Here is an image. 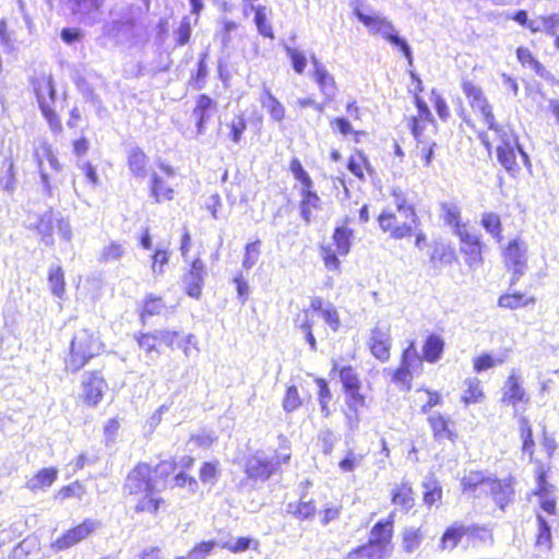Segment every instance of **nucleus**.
I'll use <instances>...</instances> for the list:
<instances>
[{"label": "nucleus", "instance_id": "obj_43", "mask_svg": "<svg viewBox=\"0 0 559 559\" xmlns=\"http://www.w3.org/2000/svg\"><path fill=\"white\" fill-rule=\"evenodd\" d=\"M520 433L521 438L523 440L522 451L523 453L527 454L530 459H533L534 454V440H533V433L531 429V425L528 420L524 417L520 418Z\"/></svg>", "mask_w": 559, "mask_h": 559}, {"label": "nucleus", "instance_id": "obj_36", "mask_svg": "<svg viewBox=\"0 0 559 559\" xmlns=\"http://www.w3.org/2000/svg\"><path fill=\"white\" fill-rule=\"evenodd\" d=\"M467 532L468 528L464 525L449 527L441 538V548L450 550L454 549Z\"/></svg>", "mask_w": 559, "mask_h": 559}, {"label": "nucleus", "instance_id": "obj_11", "mask_svg": "<svg viewBox=\"0 0 559 559\" xmlns=\"http://www.w3.org/2000/svg\"><path fill=\"white\" fill-rule=\"evenodd\" d=\"M393 526L394 514L391 513L385 520H381L373 525L368 543L391 556Z\"/></svg>", "mask_w": 559, "mask_h": 559}, {"label": "nucleus", "instance_id": "obj_55", "mask_svg": "<svg viewBox=\"0 0 559 559\" xmlns=\"http://www.w3.org/2000/svg\"><path fill=\"white\" fill-rule=\"evenodd\" d=\"M499 163L508 170H514L516 166L514 147H497Z\"/></svg>", "mask_w": 559, "mask_h": 559}, {"label": "nucleus", "instance_id": "obj_6", "mask_svg": "<svg viewBox=\"0 0 559 559\" xmlns=\"http://www.w3.org/2000/svg\"><path fill=\"white\" fill-rule=\"evenodd\" d=\"M461 86L473 111L481 117L483 121L489 129H497L492 107L485 96L481 87L465 79L462 80Z\"/></svg>", "mask_w": 559, "mask_h": 559}, {"label": "nucleus", "instance_id": "obj_18", "mask_svg": "<svg viewBox=\"0 0 559 559\" xmlns=\"http://www.w3.org/2000/svg\"><path fill=\"white\" fill-rule=\"evenodd\" d=\"M431 133H423L420 131V124L419 122H416L413 126V135L417 140V150L420 155V157L425 162V166L429 167L433 159V153L435 147L437 146V143L432 136H430Z\"/></svg>", "mask_w": 559, "mask_h": 559}, {"label": "nucleus", "instance_id": "obj_57", "mask_svg": "<svg viewBox=\"0 0 559 559\" xmlns=\"http://www.w3.org/2000/svg\"><path fill=\"white\" fill-rule=\"evenodd\" d=\"M340 378L347 391L359 389L357 373L352 367H344L340 371Z\"/></svg>", "mask_w": 559, "mask_h": 559}, {"label": "nucleus", "instance_id": "obj_14", "mask_svg": "<svg viewBox=\"0 0 559 559\" xmlns=\"http://www.w3.org/2000/svg\"><path fill=\"white\" fill-rule=\"evenodd\" d=\"M369 348L372 355L381 361L390 357L391 337L390 330L385 326H374L369 340Z\"/></svg>", "mask_w": 559, "mask_h": 559}, {"label": "nucleus", "instance_id": "obj_20", "mask_svg": "<svg viewBox=\"0 0 559 559\" xmlns=\"http://www.w3.org/2000/svg\"><path fill=\"white\" fill-rule=\"evenodd\" d=\"M316 318L319 316L312 314L310 311H301L294 319L295 326L305 334L306 341L313 352L317 350V342L312 333Z\"/></svg>", "mask_w": 559, "mask_h": 559}, {"label": "nucleus", "instance_id": "obj_64", "mask_svg": "<svg viewBox=\"0 0 559 559\" xmlns=\"http://www.w3.org/2000/svg\"><path fill=\"white\" fill-rule=\"evenodd\" d=\"M217 477V465L214 463H204L200 471V478L205 486L214 485Z\"/></svg>", "mask_w": 559, "mask_h": 559}, {"label": "nucleus", "instance_id": "obj_31", "mask_svg": "<svg viewBox=\"0 0 559 559\" xmlns=\"http://www.w3.org/2000/svg\"><path fill=\"white\" fill-rule=\"evenodd\" d=\"M423 539L424 535L420 528L409 526L405 527L402 532V547L407 554H413L417 550L421 545Z\"/></svg>", "mask_w": 559, "mask_h": 559}, {"label": "nucleus", "instance_id": "obj_51", "mask_svg": "<svg viewBox=\"0 0 559 559\" xmlns=\"http://www.w3.org/2000/svg\"><path fill=\"white\" fill-rule=\"evenodd\" d=\"M537 504L546 515L555 516L557 511L556 500L550 497L549 491H535Z\"/></svg>", "mask_w": 559, "mask_h": 559}, {"label": "nucleus", "instance_id": "obj_33", "mask_svg": "<svg viewBox=\"0 0 559 559\" xmlns=\"http://www.w3.org/2000/svg\"><path fill=\"white\" fill-rule=\"evenodd\" d=\"M429 425L432 429L433 437L437 440H453V432L449 429V420L440 414H432L428 417Z\"/></svg>", "mask_w": 559, "mask_h": 559}, {"label": "nucleus", "instance_id": "obj_35", "mask_svg": "<svg viewBox=\"0 0 559 559\" xmlns=\"http://www.w3.org/2000/svg\"><path fill=\"white\" fill-rule=\"evenodd\" d=\"M390 556L369 543L350 551L345 559H386Z\"/></svg>", "mask_w": 559, "mask_h": 559}, {"label": "nucleus", "instance_id": "obj_5", "mask_svg": "<svg viewBox=\"0 0 559 559\" xmlns=\"http://www.w3.org/2000/svg\"><path fill=\"white\" fill-rule=\"evenodd\" d=\"M34 90L43 115L48 120L55 131L61 129V123L57 118L52 105L55 103V86L50 75H40L34 81Z\"/></svg>", "mask_w": 559, "mask_h": 559}, {"label": "nucleus", "instance_id": "obj_7", "mask_svg": "<svg viewBox=\"0 0 559 559\" xmlns=\"http://www.w3.org/2000/svg\"><path fill=\"white\" fill-rule=\"evenodd\" d=\"M527 247L524 241L513 239L503 252L507 267L512 272L510 285H514L524 275L527 266Z\"/></svg>", "mask_w": 559, "mask_h": 559}, {"label": "nucleus", "instance_id": "obj_50", "mask_svg": "<svg viewBox=\"0 0 559 559\" xmlns=\"http://www.w3.org/2000/svg\"><path fill=\"white\" fill-rule=\"evenodd\" d=\"M162 502L163 500L155 496V491H147V493L136 503L135 510L138 512L155 513Z\"/></svg>", "mask_w": 559, "mask_h": 559}, {"label": "nucleus", "instance_id": "obj_28", "mask_svg": "<svg viewBox=\"0 0 559 559\" xmlns=\"http://www.w3.org/2000/svg\"><path fill=\"white\" fill-rule=\"evenodd\" d=\"M536 520L538 524V532L536 536V545L539 548L550 549L551 547V522L546 515L536 512Z\"/></svg>", "mask_w": 559, "mask_h": 559}, {"label": "nucleus", "instance_id": "obj_13", "mask_svg": "<svg viewBox=\"0 0 559 559\" xmlns=\"http://www.w3.org/2000/svg\"><path fill=\"white\" fill-rule=\"evenodd\" d=\"M456 235L462 242V251L467 255L466 263L469 266H478L481 263L480 242L478 237L469 233L466 226L457 227Z\"/></svg>", "mask_w": 559, "mask_h": 559}, {"label": "nucleus", "instance_id": "obj_59", "mask_svg": "<svg viewBox=\"0 0 559 559\" xmlns=\"http://www.w3.org/2000/svg\"><path fill=\"white\" fill-rule=\"evenodd\" d=\"M215 546H217V542H202L189 551V559H205Z\"/></svg>", "mask_w": 559, "mask_h": 559}, {"label": "nucleus", "instance_id": "obj_37", "mask_svg": "<svg viewBox=\"0 0 559 559\" xmlns=\"http://www.w3.org/2000/svg\"><path fill=\"white\" fill-rule=\"evenodd\" d=\"M353 231L346 226L337 227L333 235V240L336 246V251L341 255H346L352 246Z\"/></svg>", "mask_w": 559, "mask_h": 559}, {"label": "nucleus", "instance_id": "obj_39", "mask_svg": "<svg viewBox=\"0 0 559 559\" xmlns=\"http://www.w3.org/2000/svg\"><path fill=\"white\" fill-rule=\"evenodd\" d=\"M320 203V198L317 193L311 191V188H302V201H301V216L309 223L311 219V209H317Z\"/></svg>", "mask_w": 559, "mask_h": 559}, {"label": "nucleus", "instance_id": "obj_42", "mask_svg": "<svg viewBox=\"0 0 559 559\" xmlns=\"http://www.w3.org/2000/svg\"><path fill=\"white\" fill-rule=\"evenodd\" d=\"M466 389L462 395V401L465 404H474L478 403L484 396L483 390L480 386V381L476 378L468 379L465 381Z\"/></svg>", "mask_w": 559, "mask_h": 559}, {"label": "nucleus", "instance_id": "obj_45", "mask_svg": "<svg viewBox=\"0 0 559 559\" xmlns=\"http://www.w3.org/2000/svg\"><path fill=\"white\" fill-rule=\"evenodd\" d=\"M151 190L156 202L171 200L174 198V190L165 185V182L156 174L152 175Z\"/></svg>", "mask_w": 559, "mask_h": 559}, {"label": "nucleus", "instance_id": "obj_41", "mask_svg": "<svg viewBox=\"0 0 559 559\" xmlns=\"http://www.w3.org/2000/svg\"><path fill=\"white\" fill-rule=\"evenodd\" d=\"M261 255V241L255 240L247 243L245 247L242 267L246 271L251 270L259 261Z\"/></svg>", "mask_w": 559, "mask_h": 559}, {"label": "nucleus", "instance_id": "obj_58", "mask_svg": "<svg viewBox=\"0 0 559 559\" xmlns=\"http://www.w3.org/2000/svg\"><path fill=\"white\" fill-rule=\"evenodd\" d=\"M290 171L293 173L295 179L300 181L305 188H312V180L307 174V171L304 169L299 159L294 158L290 162Z\"/></svg>", "mask_w": 559, "mask_h": 559}, {"label": "nucleus", "instance_id": "obj_8", "mask_svg": "<svg viewBox=\"0 0 559 559\" xmlns=\"http://www.w3.org/2000/svg\"><path fill=\"white\" fill-rule=\"evenodd\" d=\"M81 399L85 405L96 407L103 400L108 384L98 371L85 372L81 380Z\"/></svg>", "mask_w": 559, "mask_h": 559}, {"label": "nucleus", "instance_id": "obj_29", "mask_svg": "<svg viewBox=\"0 0 559 559\" xmlns=\"http://www.w3.org/2000/svg\"><path fill=\"white\" fill-rule=\"evenodd\" d=\"M416 104H417V107H418V115L416 117H414L412 119V127L416 123V122H419L420 124V131L423 133H431V134H435L436 133V126L435 123L432 122V120L430 119L431 117V112L429 110V108L427 107V105L421 100L419 99L418 97H416Z\"/></svg>", "mask_w": 559, "mask_h": 559}, {"label": "nucleus", "instance_id": "obj_2", "mask_svg": "<svg viewBox=\"0 0 559 559\" xmlns=\"http://www.w3.org/2000/svg\"><path fill=\"white\" fill-rule=\"evenodd\" d=\"M355 15L357 19L368 27L369 32L372 34H380L385 39H388L391 44L399 46L403 51L404 56L408 60V63L412 64L413 56L412 50L405 39L401 38L396 33L393 24L388 21L385 17L380 15L379 13L373 14H365L358 8L355 9Z\"/></svg>", "mask_w": 559, "mask_h": 559}, {"label": "nucleus", "instance_id": "obj_61", "mask_svg": "<svg viewBox=\"0 0 559 559\" xmlns=\"http://www.w3.org/2000/svg\"><path fill=\"white\" fill-rule=\"evenodd\" d=\"M301 404L298 391L296 386L292 385L287 389L284 401H283V407L286 412H294L297 409Z\"/></svg>", "mask_w": 559, "mask_h": 559}, {"label": "nucleus", "instance_id": "obj_23", "mask_svg": "<svg viewBox=\"0 0 559 559\" xmlns=\"http://www.w3.org/2000/svg\"><path fill=\"white\" fill-rule=\"evenodd\" d=\"M312 78L326 100L334 99L337 88L333 75L325 68H318L317 71H313Z\"/></svg>", "mask_w": 559, "mask_h": 559}, {"label": "nucleus", "instance_id": "obj_22", "mask_svg": "<svg viewBox=\"0 0 559 559\" xmlns=\"http://www.w3.org/2000/svg\"><path fill=\"white\" fill-rule=\"evenodd\" d=\"M217 546L222 547L223 549H227L233 554H241L249 549L258 551L260 543L258 539L252 537H238L235 540L233 538L219 539L217 542Z\"/></svg>", "mask_w": 559, "mask_h": 559}, {"label": "nucleus", "instance_id": "obj_9", "mask_svg": "<svg viewBox=\"0 0 559 559\" xmlns=\"http://www.w3.org/2000/svg\"><path fill=\"white\" fill-rule=\"evenodd\" d=\"M421 366L423 359L418 355L414 342H412L403 353L401 366L394 372L393 381L409 389L413 374L417 373Z\"/></svg>", "mask_w": 559, "mask_h": 559}, {"label": "nucleus", "instance_id": "obj_25", "mask_svg": "<svg viewBox=\"0 0 559 559\" xmlns=\"http://www.w3.org/2000/svg\"><path fill=\"white\" fill-rule=\"evenodd\" d=\"M148 158L140 147H132L129 151L128 164L131 173L138 178H145L147 175L146 165Z\"/></svg>", "mask_w": 559, "mask_h": 559}, {"label": "nucleus", "instance_id": "obj_16", "mask_svg": "<svg viewBox=\"0 0 559 559\" xmlns=\"http://www.w3.org/2000/svg\"><path fill=\"white\" fill-rule=\"evenodd\" d=\"M73 14L79 15L85 24L98 21L105 0H70Z\"/></svg>", "mask_w": 559, "mask_h": 559}, {"label": "nucleus", "instance_id": "obj_27", "mask_svg": "<svg viewBox=\"0 0 559 559\" xmlns=\"http://www.w3.org/2000/svg\"><path fill=\"white\" fill-rule=\"evenodd\" d=\"M536 301L535 297L526 296L521 293L513 294H504L499 297L498 305L501 308L515 310L519 308L527 307L528 305H534Z\"/></svg>", "mask_w": 559, "mask_h": 559}, {"label": "nucleus", "instance_id": "obj_1", "mask_svg": "<svg viewBox=\"0 0 559 559\" xmlns=\"http://www.w3.org/2000/svg\"><path fill=\"white\" fill-rule=\"evenodd\" d=\"M102 349L103 344L96 331L88 329L78 331L71 341L70 355L66 360V368L72 372H78L91 358L99 355Z\"/></svg>", "mask_w": 559, "mask_h": 559}, {"label": "nucleus", "instance_id": "obj_48", "mask_svg": "<svg viewBox=\"0 0 559 559\" xmlns=\"http://www.w3.org/2000/svg\"><path fill=\"white\" fill-rule=\"evenodd\" d=\"M55 219V214L52 212H47L40 217L37 224V229L43 235L44 241L47 245L52 242L51 236L56 225Z\"/></svg>", "mask_w": 559, "mask_h": 559}, {"label": "nucleus", "instance_id": "obj_32", "mask_svg": "<svg viewBox=\"0 0 559 559\" xmlns=\"http://www.w3.org/2000/svg\"><path fill=\"white\" fill-rule=\"evenodd\" d=\"M126 254V246L118 241H109L99 252V262L110 263L119 261Z\"/></svg>", "mask_w": 559, "mask_h": 559}, {"label": "nucleus", "instance_id": "obj_44", "mask_svg": "<svg viewBox=\"0 0 559 559\" xmlns=\"http://www.w3.org/2000/svg\"><path fill=\"white\" fill-rule=\"evenodd\" d=\"M441 216L447 224L455 228V234L457 233V227L464 226L460 224V207L454 203H441Z\"/></svg>", "mask_w": 559, "mask_h": 559}, {"label": "nucleus", "instance_id": "obj_26", "mask_svg": "<svg viewBox=\"0 0 559 559\" xmlns=\"http://www.w3.org/2000/svg\"><path fill=\"white\" fill-rule=\"evenodd\" d=\"M52 153L53 152H52L50 145L47 144L46 142L41 143L35 151V158L38 164L44 190L49 195L51 194V186H50L49 177H48V174L46 173L44 164H45V162H47V159L51 156Z\"/></svg>", "mask_w": 559, "mask_h": 559}, {"label": "nucleus", "instance_id": "obj_24", "mask_svg": "<svg viewBox=\"0 0 559 559\" xmlns=\"http://www.w3.org/2000/svg\"><path fill=\"white\" fill-rule=\"evenodd\" d=\"M260 103L267 110L275 121H282L285 117V108L281 102L271 93L270 88L264 84L263 92L260 96Z\"/></svg>", "mask_w": 559, "mask_h": 559}, {"label": "nucleus", "instance_id": "obj_46", "mask_svg": "<svg viewBox=\"0 0 559 559\" xmlns=\"http://www.w3.org/2000/svg\"><path fill=\"white\" fill-rule=\"evenodd\" d=\"M364 460V454L348 450L345 456L340 461L338 467L343 473L353 472L362 466Z\"/></svg>", "mask_w": 559, "mask_h": 559}, {"label": "nucleus", "instance_id": "obj_56", "mask_svg": "<svg viewBox=\"0 0 559 559\" xmlns=\"http://www.w3.org/2000/svg\"><path fill=\"white\" fill-rule=\"evenodd\" d=\"M368 169V160L367 157L361 154L357 153L356 155L352 156L348 162V170L355 175L356 177L362 179L364 178V169Z\"/></svg>", "mask_w": 559, "mask_h": 559}, {"label": "nucleus", "instance_id": "obj_4", "mask_svg": "<svg viewBox=\"0 0 559 559\" xmlns=\"http://www.w3.org/2000/svg\"><path fill=\"white\" fill-rule=\"evenodd\" d=\"M405 214L393 211L390 207L385 209L378 217L380 228L384 233H389L394 239H403L411 236L419 221L418 216L412 219Z\"/></svg>", "mask_w": 559, "mask_h": 559}, {"label": "nucleus", "instance_id": "obj_53", "mask_svg": "<svg viewBox=\"0 0 559 559\" xmlns=\"http://www.w3.org/2000/svg\"><path fill=\"white\" fill-rule=\"evenodd\" d=\"M518 60L523 66H528L537 74L543 75L544 67L536 60L527 48L520 47L516 50Z\"/></svg>", "mask_w": 559, "mask_h": 559}, {"label": "nucleus", "instance_id": "obj_19", "mask_svg": "<svg viewBox=\"0 0 559 559\" xmlns=\"http://www.w3.org/2000/svg\"><path fill=\"white\" fill-rule=\"evenodd\" d=\"M462 483L465 489H473L478 486L489 487L490 489H502L501 483L496 477L480 471H471L463 477Z\"/></svg>", "mask_w": 559, "mask_h": 559}, {"label": "nucleus", "instance_id": "obj_47", "mask_svg": "<svg viewBox=\"0 0 559 559\" xmlns=\"http://www.w3.org/2000/svg\"><path fill=\"white\" fill-rule=\"evenodd\" d=\"M316 511V507L311 499H307V496L304 495L300 498V501L297 504L289 503L288 504V512L294 513L300 519H308L310 518Z\"/></svg>", "mask_w": 559, "mask_h": 559}, {"label": "nucleus", "instance_id": "obj_3", "mask_svg": "<svg viewBox=\"0 0 559 559\" xmlns=\"http://www.w3.org/2000/svg\"><path fill=\"white\" fill-rule=\"evenodd\" d=\"M175 471V463L164 461L152 469L147 464L136 465L128 475L127 486L130 489H155L159 479L167 477Z\"/></svg>", "mask_w": 559, "mask_h": 559}, {"label": "nucleus", "instance_id": "obj_63", "mask_svg": "<svg viewBox=\"0 0 559 559\" xmlns=\"http://www.w3.org/2000/svg\"><path fill=\"white\" fill-rule=\"evenodd\" d=\"M286 51L292 59L294 70L299 74L302 73L307 66V59L304 52L290 47H287Z\"/></svg>", "mask_w": 559, "mask_h": 559}, {"label": "nucleus", "instance_id": "obj_38", "mask_svg": "<svg viewBox=\"0 0 559 559\" xmlns=\"http://www.w3.org/2000/svg\"><path fill=\"white\" fill-rule=\"evenodd\" d=\"M270 10L264 5L257 7V13L254 14V23L258 32L267 38H274L273 28L267 21Z\"/></svg>", "mask_w": 559, "mask_h": 559}, {"label": "nucleus", "instance_id": "obj_12", "mask_svg": "<svg viewBox=\"0 0 559 559\" xmlns=\"http://www.w3.org/2000/svg\"><path fill=\"white\" fill-rule=\"evenodd\" d=\"M205 275L204 262L199 258L193 260L190 270L182 276V286L188 296L195 299L201 296Z\"/></svg>", "mask_w": 559, "mask_h": 559}, {"label": "nucleus", "instance_id": "obj_49", "mask_svg": "<svg viewBox=\"0 0 559 559\" xmlns=\"http://www.w3.org/2000/svg\"><path fill=\"white\" fill-rule=\"evenodd\" d=\"M481 225L489 234L497 238L498 241L501 240V222L498 214L492 212L484 213Z\"/></svg>", "mask_w": 559, "mask_h": 559}, {"label": "nucleus", "instance_id": "obj_62", "mask_svg": "<svg viewBox=\"0 0 559 559\" xmlns=\"http://www.w3.org/2000/svg\"><path fill=\"white\" fill-rule=\"evenodd\" d=\"M230 134L229 138L234 143H238L241 139L242 133L247 129L246 120L242 116H238L229 124Z\"/></svg>", "mask_w": 559, "mask_h": 559}, {"label": "nucleus", "instance_id": "obj_21", "mask_svg": "<svg viewBox=\"0 0 559 559\" xmlns=\"http://www.w3.org/2000/svg\"><path fill=\"white\" fill-rule=\"evenodd\" d=\"M214 109L215 103L207 95L199 96L197 106L193 109V115L198 118L197 129L199 134L204 132V124L212 117Z\"/></svg>", "mask_w": 559, "mask_h": 559}, {"label": "nucleus", "instance_id": "obj_10", "mask_svg": "<svg viewBox=\"0 0 559 559\" xmlns=\"http://www.w3.org/2000/svg\"><path fill=\"white\" fill-rule=\"evenodd\" d=\"M100 527V523L96 520H85L78 526L67 531L61 537L56 539L52 548L57 551L68 549L78 543L86 539L93 532Z\"/></svg>", "mask_w": 559, "mask_h": 559}, {"label": "nucleus", "instance_id": "obj_52", "mask_svg": "<svg viewBox=\"0 0 559 559\" xmlns=\"http://www.w3.org/2000/svg\"><path fill=\"white\" fill-rule=\"evenodd\" d=\"M58 471L53 467L44 468L32 479V487H50L57 478Z\"/></svg>", "mask_w": 559, "mask_h": 559}, {"label": "nucleus", "instance_id": "obj_34", "mask_svg": "<svg viewBox=\"0 0 559 559\" xmlns=\"http://www.w3.org/2000/svg\"><path fill=\"white\" fill-rule=\"evenodd\" d=\"M48 284L51 293L61 298L66 292L64 273L60 265L52 266L48 272Z\"/></svg>", "mask_w": 559, "mask_h": 559}, {"label": "nucleus", "instance_id": "obj_40", "mask_svg": "<svg viewBox=\"0 0 559 559\" xmlns=\"http://www.w3.org/2000/svg\"><path fill=\"white\" fill-rule=\"evenodd\" d=\"M393 198V211L406 213L408 217L412 219L416 218L417 214L415 207L412 204H408L406 194L401 189H393L392 191Z\"/></svg>", "mask_w": 559, "mask_h": 559}, {"label": "nucleus", "instance_id": "obj_17", "mask_svg": "<svg viewBox=\"0 0 559 559\" xmlns=\"http://www.w3.org/2000/svg\"><path fill=\"white\" fill-rule=\"evenodd\" d=\"M278 462L274 463L262 453H257L249 459L247 463V473L249 477L255 479H267L275 469Z\"/></svg>", "mask_w": 559, "mask_h": 559}, {"label": "nucleus", "instance_id": "obj_60", "mask_svg": "<svg viewBox=\"0 0 559 559\" xmlns=\"http://www.w3.org/2000/svg\"><path fill=\"white\" fill-rule=\"evenodd\" d=\"M325 323L336 332L340 328V318L335 307L331 304L326 305L324 309L319 313Z\"/></svg>", "mask_w": 559, "mask_h": 559}, {"label": "nucleus", "instance_id": "obj_54", "mask_svg": "<svg viewBox=\"0 0 559 559\" xmlns=\"http://www.w3.org/2000/svg\"><path fill=\"white\" fill-rule=\"evenodd\" d=\"M169 262V252L166 249H157L152 255V272L154 275L164 274V266Z\"/></svg>", "mask_w": 559, "mask_h": 559}, {"label": "nucleus", "instance_id": "obj_15", "mask_svg": "<svg viewBox=\"0 0 559 559\" xmlns=\"http://www.w3.org/2000/svg\"><path fill=\"white\" fill-rule=\"evenodd\" d=\"M502 391V402L513 407H516L521 403L527 404L530 401V396L525 392L520 377L515 373H511L508 377Z\"/></svg>", "mask_w": 559, "mask_h": 559}, {"label": "nucleus", "instance_id": "obj_30", "mask_svg": "<svg viewBox=\"0 0 559 559\" xmlns=\"http://www.w3.org/2000/svg\"><path fill=\"white\" fill-rule=\"evenodd\" d=\"M444 348V342L439 335H430L424 345L423 353L424 359L429 362H436L440 359Z\"/></svg>", "mask_w": 559, "mask_h": 559}]
</instances>
